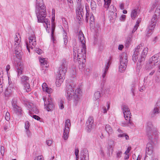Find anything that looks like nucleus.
I'll return each instance as SVG.
<instances>
[{
    "mask_svg": "<svg viewBox=\"0 0 160 160\" xmlns=\"http://www.w3.org/2000/svg\"><path fill=\"white\" fill-rule=\"evenodd\" d=\"M79 150L78 149H76L75 151V153L76 156H77L78 155V154Z\"/></svg>",
    "mask_w": 160,
    "mask_h": 160,
    "instance_id": "obj_61",
    "label": "nucleus"
},
{
    "mask_svg": "<svg viewBox=\"0 0 160 160\" xmlns=\"http://www.w3.org/2000/svg\"><path fill=\"white\" fill-rule=\"evenodd\" d=\"M146 130L147 135L148 138L150 139L151 138V136L153 134L156 135L158 133L157 132V130L153 128V126L152 123L150 122H147L146 127Z\"/></svg>",
    "mask_w": 160,
    "mask_h": 160,
    "instance_id": "obj_13",
    "label": "nucleus"
},
{
    "mask_svg": "<svg viewBox=\"0 0 160 160\" xmlns=\"http://www.w3.org/2000/svg\"><path fill=\"white\" fill-rule=\"evenodd\" d=\"M159 112H160V100L156 103L153 111V113L154 114L158 113Z\"/></svg>",
    "mask_w": 160,
    "mask_h": 160,
    "instance_id": "obj_26",
    "label": "nucleus"
},
{
    "mask_svg": "<svg viewBox=\"0 0 160 160\" xmlns=\"http://www.w3.org/2000/svg\"><path fill=\"white\" fill-rule=\"evenodd\" d=\"M154 14L158 15L159 17L160 14V8H159V7H157L155 11V13Z\"/></svg>",
    "mask_w": 160,
    "mask_h": 160,
    "instance_id": "obj_44",
    "label": "nucleus"
},
{
    "mask_svg": "<svg viewBox=\"0 0 160 160\" xmlns=\"http://www.w3.org/2000/svg\"><path fill=\"white\" fill-rule=\"evenodd\" d=\"M86 125L87 131L89 132L94 128V120L92 117H89L86 122Z\"/></svg>",
    "mask_w": 160,
    "mask_h": 160,
    "instance_id": "obj_17",
    "label": "nucleus"
},
{
    "mask_svg": "<svg viewBox=\"0 0 160 160\" xmlns=\"http://www.w3.org/2000/svg\"><path fill=\"white\" fill-rule=\"evenodd\" d=\"M126 16L125 15H122L120 18V19L121 21H124L126 18Z\"/></svg>",
    "mask_w": 160,
    "mask_h": 160,
    "instance_id": "obj_53",
    "label": "nucleus"
},
{
    "mask_svg": "<svg viewBox=\"0 0 160 160\" xmlns=\"http://www.w3.org/2000/svg\"><path fill=\"white\" fill-rule=\"evenodd\" d=\"M78 37L82 45L79 46L78 49L75 47L73 48V56L74 61L78 62L79 68L80 70L82 71L85 69L84 68L85 67L84 62L86 61V48L85 44V38L81 31L79 32Z\"/></svg>",
    "mask_w": 160,
    "mask_h": 160,
    "instance_id": "obj_1",
    "label": "nucleus"
},
{
    "mask_svg": "<svg viewBox=\"0 0 160 160\" xmlns=\"http://www.w3.org/2000/svg\"><path fill=\"white\" fill-rule=\"evenodd\" d=\"M109 12H116V8H115L113 5H111V6H110L109 8Z\"/></svg>",
    "mask_w": 160,
    "mask_h": 160,
    "instance_id": "obj_42",
    "label": "nucleus"
},
{
    "mask_svg": "<svg viewBox=\"0 0 160 160\" xmlns=\"http://www.w3.org/2000/svg\"><path fill=\"white\" fill-rule=\"evenodd\" d=\"M29 78L25 75H23L21 78V82L23 84L25 89L27 92H29L31 90L29 84Z\"/></svg>",
    "mask_w": 160,
    "mask_h": 160,
    "instance_id": "obj_16",
    "label": "nucleus"
},
{
    "mask_svg": "<svg viewBox=\"0 0 160 160\" xmlns=\"http://www.w3.org/2000/svg\"><path fill=\"white\" fill-rule=\"evenodd\" d=\"M78 7H80L82 6V0H76Z\"/></svg>",
    "mask_w": 160,
    "mask_h": 160,
    "instance_id": "obj_45",
    "label": "nucleus"
},
{
    "mask_svg": "<svg viewBox=\"0 0 160 160\" xmlns=\"http://www.w3.org/2000/svg\"><path fill=\"white\" fill-rule=\"evenodd\" d=\"M159 18L158 15L154 14L151 19L150 24L148 26L147 29V36L149 37L152 33V31L153 30Z\"/></svg>",
    "mask_w": 160,
    "mask_h": 160,
    "instance_id": "obj_10",
    "label": "nucleus"
},
{
    "mask_svg": "<svg viewBox=\"0 0 160 160\" xmlns=\"http://www.w3.org/2000/svg\"><path fill=\"white\" fill-rule=\"evenodd\" d=\"M71 122L69 119L66 121L65 127L64 129L63 138L65 140H67L69 137L70 128L71 127Z\"/></svg>",
    "mask_w": 160,
    "mask_h": 160,
    "instance_id": "obj_15",
    "label": "nucleus"
},
{
    "mask_svg": "<svg viewBox=\"0 0 160 160\" xmlns=\"http://www.w3.org/2000/svg\"><path fill=\"white\" fill-rule=\"evenodd\" d=\"M90 21L91 23H92L94 21V16L92 15L90 17Z\"/></svg>",
    "mask_w": 160,
    "mask_h": 160,
    "instance_id": "obj_56",
    "label": "nucleus"
},
{
    "mask_svg": "<svg viewBox=\"0 0 160 160\" xmlns=\"http://www.w3.org/2000/svg\"><path fill=\"white\" fill-rule=\"evenodd\" d=\"M43 99L44 102L45 108L48 111L52 110L54 108V104L53 103L52 99L48 95V97L47 100L46 98L43 97Z\"/></svg>",
    "mask_w": 160,
    "mask_h": 160,
    "instance_id": "obj_11",
    "label": "nucleus"
},
{
    "mask_svg": "<svg viewBox=\"0 0 160 160\" xmlns=\"http://www.w3.org/2000/svg\"><path fill=\"white\" fill-rule=\"evenodd\" d=\"M13 90V89H12V90H11L10 88H8L4 92V94L5 97H8L10 96L12 94L13 92L12 90Z\"/></svg>",
    "mask_w": 160,
    "mask_h": 160,
    "instance_id": "obj_28",
    "label": "nucleus"
},
{
    "mask_svg": "<svg viewBox=\"0 0 160 160\" xmlns=\"http://www.w3.org/2000/svg\"><path fill=\"white\" fill-rule=\"evenodd\" d=\"M124 137H125L126 140H128L129 139V136L127 134H126L125 133L124 134Z\"/></svg>",
    "mask_w": 160,
    "mask_h": 160,
    "instance_id": "obj_64",
    "label": "nucleus"
},
{
    "mask_svg": "<svg viewBox=\"0 0 160 160\" xmlns=\"http://www.w3.org/2000/svg\"><path fill=\"white\" fill-rule=\"evenodd\" d=\"M16 37L15 38V53L16 57L19 58L22 55V52L20 45L21 40L20 35L18 33L16 34Z\"/></svg>",
    "mask_w": 160,
    "mask_h": 160,
    "instance_id": "obj_8",
    "label": "nucleus"
},
{
    "mask_svg": "<svg viewBox=\"0 0 160 160\" xmlns=\"http://www.w3.org/2000/svg\"><path fill=\"white\" fill-rule=\"evenodd\" d=\"M67 33L66 32L64 31L63 33V37L64 43L65 45H66L68 43V40L67 39V36L66 35Z\"/></svg>",
    "mask_w": 160,
    "mask_h": 160,
    "instance_id": "obj_36",
    "label": "nucleus"
},
{
    "mask_svg": "<svg viewBox=\"0 0 160 160\" xmlns=\"http://www.w3.org/2000/svg\"><path fill=\"white\" fill-rule=\"evenodd\" d=\"M26 133L28 137H30L31 136V133L29 129H26Z\"/></svg>",
    "mask_w": 160,
    "mask_h": 160,
    "instance_id": "obj_48",
    "label": "nucleus"
},
{
    "mask_svg": "<svg viewBox=\"0 0 160 160\" xmlns=\"http://www.w3.org/2000/svg\"><path fill=\"white\" fill-rule=\"evenodd\" d=\"M37 160H44L42 156H38Z\"/></svg>",
    "mask_w": 160,
    "mask_h": 160,
    "instance_id": "obj_59",
    "label": "nucleus"
},
{
    "mask_svg": "<svg viewBox=\"0 0 160 160\" xmlns=\"http://www.w3.org/2000/svg\"><path fill=\"white\" fill-rule=\"evenodd\" d=\"M108 15L110 18V21L112 22H114L117 16V13L116 12H109Z\"/></svg>",
    "mask_w": 160,
    "mask_h": 160,
    "instance_id": "obj_24",
    "label": "nucleus"
},
{
    "mask_svg": "<svg viewBox=\"0 0 160 160\" xmlns=\"http://www.w3.org/2000/svg\"><path fill=\"white\" fill-rule=\"evenodd\" d=\"M107 109H106V108L105 107H103L102 108V112H103V113H105L107 112V111L108 110L110 106V103L109 102H107Z\"/></svg>",
    "mask_w": 160,
    "mask_h": 160,
    "instance_id": "obj_35",
    "label": "nucleus"
},
{
    "mask_svg": "<svg viewBox=\"0 0 160 160\" xmlns=\"http://www.w3.org/2000/svg\"><path fill=\"white\" fill-rule=\"evenodd\" d=\"M123 48V46L122 45H119L118 47V49L119 50H122Z\"/></svg>",
    "mask_w": 160,
    "mask_h": 160,
    "instance_id": "obj_60",
    "label": "nucleus"
},
{
    "mask_svg": "<svg viewBox=\"0 0 160 160\" xmlns=\"http://www.w3.org/2000/svg\"><path fill=\"white\" fill-rule=\"evenodd\" d=\"M94 98L95 99L97 100L99 99L101 97L100 92L99 91H97L95 92L94 94Z\"/></svg>",
    "mask_w": 160,
    "mask_h": 160,
    "instance_id": "obj_39",
    "label": "nucleus"
},
{
    "mask_svg": "<svg viewBox=\"0 0 160 160\" xmlns=\"http://www.w3.org/2000/svg\"><path fill=\"white\" fill-rule=\"evenodd\" d=\"M120 65L119 70L120 72H122L126 69L128 63V56L126 53H122L120 57Z\"/></svg>",
    "mask_w": 160,
    "mask_h": 160,
    "instance_id": "obj_9",
    "label": "nucleus"
},
{
    "mask_svg": "<svg viewBox=\"0 0 160 160\" xmlns=\"http://www.w3.org/2000/svg\"><path fill=\"white\" fill-rule=\"evenodd\" d=\"M67 68V67L62 66H60L59 68L56 78V83L57 87H59L63 82Z\"/></svg>",
    "mask_w": 160,
    "mask_h": 160,
    "instance_id": "obj_6",
    "label": "nucleus"
},
{
    "mask_svg": "<svg viewBox=\"0 0 160 160\" xmlns=\"http://www.w3.org/2000/svg\"><path fill=\"white\" fill-rule=\"evenodd\" d=\"M29 43L26 42V44L27 50L29 52H30V48L33 49L36 45V38L34 34H32L28 37Z\"/></svg>",
    "mask_w": 160,
    "mask_h": 160,
    "instance_id": "obj_12",
    "label": "nucleus"
},
{
    "mask_svg": "<svg viewBox=\"0 0 160 160\" xmlns=\"http://www.w3.org/2000/svg\"><path fill=\"white\" fill-rule=\"evenodd\" d=\"M10 114L9 113L7 112L6 113L5 116V118L6 120L7 121H9L10 119Z\"/></svg>",
    "mask_w": 160,
    "mask_h": 160,
    "instance_id": "obj_43",
    "label": "nucleus"
},
{
    "mask_svg": "<svg viewBox=\"0 0 160 160\" xmlns=\"http://www.w3.org/2000/svg\"><path fill=\"white\" fill-rule=\"evenodd\" d=\"M137 10L136 9H134L132 11L131 17L132 19H134L137 16Z\"/></svg>",
    "mask_w": 160,
    "mask_h": 160,
    "instance_id": "obj_34",
    "label": "nucleus"
},
{
    "mask_svg": "<svg viewBox=\"0 0 160 160\" xmlns=\"http://www.w3.org/2000/svg\"><path fill=\"white\" fill-rule=\"evenodd\" d=\"M124 157V160H127L129 158V155L128 154H125Z\"/></svg>",
    "mask_w": 160,
    "mask_h": 160,
    "instance_id": "obj_62",
    "label": "nucleus"
},
{
    "mask_svg": "<svg viewBox=\"0 0 160 160\" xmlns=\"http://www.w3.org/2000/svg\"><path fill=\"white\" fill-rule=\"evenodd\" d=\"M32 117L34 118L37 120H39V119H40V118L39 116H37L36 115H33L32 116Z\"/></svg>",
    "mask_w": 160,
    "mask_h": 160,
    "instance_id": "obj_55",
    "label": "nucleus"
},
{
    "mask_svg": "<svg viewBox=\"0 0 160 160\" xmlns=\"http://www.w3.org/2000/svg\"><path fill=\"white\" fill-rule=\"evenodd\" d=\"M89 13H88L87 11V13L86 15V20L87 22L88 21V17H89Z\"/></svg>",
    "mask_w": 160,
    "mask_h": 160,
    "instance_id": "obj_57",
    "label": "nucleus"
},
{
    "mask_svg": "<svg viewBox=\"0 0 160 160\" xmlns=\"http://www.w3.org/2000/svg\"><path fill=\"white\" fill-rule=\"evenodd\" d=\"M0 152L2 155H3L4 153V148L3 147L1 146V147Z\"/></svg>",
    "mask_w": 160,
    "mask_h": 160,
    "instance_id": "obj_50",
    "label": "nucleus"
},
{
    "mask_svg": "<svg viewBox=\"0 0 160 160\" xmlns=\"http://www.w3.org/2000/svg\"><path fill=\"white\" fill-rule=\"evenodd\" d=\"M97 5L96 2L94 1H91V9L93 10H95L96 9Z\"/></svg>",
    "mask_w": 160,
    "mask_h": 160,
    "instance_id": "obj_37",
    "label": "nucleus"
},
{
    "mask_svg": "<svg viewBox=\"0 0 160 160\" xmlns=\"http://www.w3.org/2000/svg\"><path fill=\"white\" fill-rule=\"evenodd\" d=\"M160 62V53L154 55L150 58L146 64L145 68L147 70H150L152 69L156 63H159Z\"/></svg>",
    "mask_w": 160,
    "mask_h": 160,
    "instance_id": "obj_7",
    "label": "nucleus"
},
{
    "mask_svg": "<svg viewBox=\"0 0 160 160\" xmlns=\"http://www.w3.org/2000/svg\"><path fill=\"white\" fill-rule=\"evenodd\" d=\"M112 0H104V7L107 10L111 3Z\"/></svg>",
    "mask_w": 160,
    "mask_h": 160,
    "instance_id": "obj_30",
    "label": "nucleus"
},
{
    "mask_svg": "<svg viewBox=\"0 0 160 160\" xmlns=\"http://www.w3.org/2000/svg\"><path fill=\"white\" fill-rule=\"evenodd\" d=\"M114 146V141L112 140H110L108 142V148L109 152L112 153Z\"/></svg>",
    "mask_w": 160,
    "mask_h": 160,
    "instance_id": "obj_23",
    "label": "nucleus"
},
{
    "mask_svg": "<svg viewBox=\"0 0 160 160\" xmlns=\"http://www.w3.org/2000/svg\"><path fill=\"white\" fill-rule=\"evenodd\" d=\"M131 41L132 39L131 38L129 37L127 38L125 42V46L127 47H129Z\"/></svg>",
    "mask_w": 160,
    "mask_h": 160,
    "instance_id": "obj_38",
    "label": "nucleus"
},
{
    "mask_svg": "<svg viewBox=\"0 0 160 160\" xmlns=\"http://www.w3.org/2000/svg\"><path fill=\"white\" fill-rule=\"evenodd\" d=\"M62 64L60 66L68 68L67 62L65 59H63L61 61Z\"/></svg>",
    "mask_w": 160,
    "mask_h": 160,
    "instance_id": "obj_40",
    "label": "nucleus"
},
{
    "mask_svg": "<svg viewBox=\"0 0 160 160\" xmlns=\"http://www.w3.org/2000/svg\"><path fill=\"white\" fill-rule=\"evenodd\" d=\"M3 76V72L2 71L0 70V93L2 92L3 86L4 84Z\"/></svg>",
    "mask_w": 160,
    "mask_h": 160,
    "instance_id": "obj_22",
    "label": "nucleus"
},
{
    "mask_svg": "<svg viewBox=\"0 0 160 160\" xmlns=\"http://www.w3.org/2000/svg\"><path fill=\"white\" fill-rule=\"evenodd\" d=\"M90 72V70L89 68H87L84 71L85 74L87 75H88L89 74Z\"/></svg>",
    "mask_w": 160,
    "mask_h": 160,
    "instance_id": "obj_47",
    "label": "nucleus"
},
{
    "mask_svg": "<svg viewBox=\"0 0 160 160\" xmlns=\"http://www.w3.org/2000/svg\"><path fill=\"white\" fill-rule=\"evenodd\" d=\"M46 143L48 146H50L52 143V141L51 140H48L46 141Z\"/></svg>",
    "mask_w": 160,
    "mask_h": 160,
    "instance_id": "obj_51",
    "label": "nucleus"
},
{
    "mask_svg": "<svg viewBox=\"0 0 160 160\" xmlns=\"http://www.w3.org/2000/svg\"><path fill=\"white\" fill-rule=\"evenodd\" d=\"M153 151V146L150 143H148L147 145L146 150V156L145 160H148V158H152V154ZM153 160H158L157 158H155Z\"/></svg>",
    "mask_w": 160,
    "mask_h": 160,
    "instance_id": "obj_14",
    "label": "nucleus"
},
{
    "mask_svg": "<svg viewBox=\"0 0 160 160\" xmlns=\"http://www.w3.org/2000/svg\"><path fill=\"white\" fill-rule=\"evenodd\" d=\"M55 20V17H53L52 18V27H51V38L53 40V34H54V31L55 26V23L54 22V21Z\"/></svg>",
    "mask_w": 160,
    "mask_h": 160,
    "instance_id": "obj_27",
    "label": "nucleus"
},
{
    "mask_svg": "<svg viewBox=\"0 0 160 160\" xmlns=\"http://www.w3.org/2000/svg\"><path fill=\"white\" fill-rule=\"evenodd\" d=\"M21 63L19 65V67H18L17 69V72L18 73V76L20 75L22 73L23 67L22 65H20Z\"/></svg>",
    "mask_w": 160,
    "mask_h": 160,
    "instance_id": "obj_29",
    "label": "nucleus"
},
{
    "mask_svg": "<svg viewBox=\"0 0 160 160\" xmlns=\"http://www.w3.org/2000/svg\"><path fill=\"white\" fill-rule=\"evenodd\" d=\"M121 108L123 111L124 117L126 121V122L122 123V126L123 127L128 126L131 128H132L134 127V124L130 120L131 113L128 106L127 105L123 104L122 105Z\"/></svg>",
    "mask_w": 160,
    "mask_h": 160,
    "instance_id": "obj_5",
    "label": "nucleus"
},
{
    "mask_svg": "<svg viewBox=\"0 0 160 160\" xmlns=\"http://www.w3.org/2000/svg\"><path fill=\"white\" fill-rule=\"evenodd\" d=\"M30 127V124L28 121H26L25 123V129H29Z\"/></svg>",
    "mask_w": 160,
    "mask_h": 160,
    "instance_id": "obj_46",
    "label": "nucleus"
},
{
    "mask_svg": "<svg viewBox=\"0 0 160 160\" xmlns=\"http://www.w3.org/2000/svg\"><path fill=\"white\" fill-rule=\"evenodd\" d=\"M66 97L68 101L71 100L73 97L74 102L77 105L80 101L82 92L80 88H78L75 93L74 92V89L71 85H68L67 86Z\"/></svg>",
    "mask_w": 160,
    "mask_h": 160,
    "instance_id": "obj_3",
    "label": "nucleus"
},
{
    "mask_svg": "<svg viewBox=\"0 0 160 160\" xmlns=\"http://www.w3.org/2000/svg\"><path fill=\"white\" fill-rule=\"evenodd\" d=\"M138 25H135L134 26V28L132 31V33H133L134 32H135L137 30V29L138 27Z\"/></svg>",
    "mask_w": 160,
    "mask_h": 160,
    "instance_id": "obj_52",
    "label": "nucleus"
},
{
    "mask_svg": "<svg viewBox=\"0 0 160 160\" xmlns=\"http://www.w3.org/2000/svg\"><path fill=\"white\" fill-rule=\"evenodd\" d=\"M36 14L38 18V22L45 24L47 28L50 27V22L48 19L46 18L47 13L46 8L43 3V0H36ZM45 27H46L45 26Z\"/></svg>",
    "mask_w": 160,
    "mask_h": 160,
    "instance_id": "obj_2",
    "label": "nucleus"
},
{
    "mask_svg": "<svg viewBox=\"0 0 160 160\" xmlns=\"http://www.w3.org/2000/svg\"><path fill=\"white\" fill-rule=\"evenodd\" d=\"M39 61L41 65H45V67H47V61L46 60L45 58H41L39 59Z\"/></svg>",
    "mask_w": 160,
    "mask_h": 160,
    "instance_id": "obj_33",
    "label": "nucleus"
},
{
    "mask_svg": "<svg viewBox=\"0 0 160 160\" xmlns=\"http://www.w3.org/2000/svg\"><path fill=\"white\" fill-rule=\"evenodd\" d=\"M42 87L43 91L47 92L48 94L51 93L52 92V89L49 88L45 83H44L42 84Z\"/></svg>",
    "mask_w": 160,
    "mask_h": 160,
    "instance_id": "obj_25",
    "label": "nucleus"
},
{
    "mask_svg": "<svg viewBox=\"0 0 160 160\" xmlns=\"http://www.w3.org/2000/svg\"><path fill=\"white\" fill-rule=\"evenodd\" d=\"M42 51L41 49H38L36 50V52L39 54L42 53Z\"/></svg>",
    "mask_w": 160,
    "mask_h": 160,
    "instance_id": "obj_54",
    "label": "nucleus"
},
{
    "mask_svg": "<svg viewBox=\"0 0 160 160\" xmlns=\"http://www.w3.org/2000/svg\"><path fill=\"white\" fill-rule=\"evenodd\" d=\"M28 108L30 109L29 111L36 114L39 112V110L35 107L32 103H28L27 105Z\"/></svg>",
    "mask_w": 160,
    "mask_h": 160,
    "instance_id": "obj_21",
    "label": "nucleus"
},
{
    "mask_svg": "<svg viewBox=\"0 0 160 160\" xmlns=\"http://www.w3.org/2000/svg\"><path fill=\"white\" fill-rule=\"evenodd\" d=\"M59 106H60V108L62 109L64 108V106L63 104L62 103V101H60L59 102Z\"/></svg>",
    "mask_w": 160,
    "mask_h": 160,
    "instance_id": "obj_49",
    "label": "nucleus"
},
{
    "mask_svg": "<svg viewBox=\"0 0 160 160\" xmlns=\"http://www.w3.org/2000/svg\"><path fill=\"white\" fill-rule=\"evenodd\" d=\"M158 40V37H154L152 41L154 42V43H155Z\"/></svg>",
    "mask_w": 160,
    "mask_h": 160,
    "instance_id": "obj_63",
    "label": "nucleus"
},
{
    "mask_svg": "<svg viewBox=\"0 0 160 160\" xmlns=\"http://www.w3.org/2000/svg\"><path fill=\"white\" fill-rule=\"evenodd\" d=\"M105 129L106 132L108 134H111L112 132V128L109 124H107L106 125Z\"/></svg>",
    "mask_w": 160,
    "mask_h": 160,
    "instance_id": "obj_32",
    "label": "nucleus"
},
{
    "mask_svg": "<svg viewBox=\"0 0 160 160\" xmlns=\"http://www.w3.org/2000/svg\"><path fill=\"white\" fill-rule=\"evenodd\" d=\"M12 106L14 112L18 115H21L22 114V111L20 107L18 106L15 101L12 100Z\"/></svg>",
    "mask_w": 160,
    "mask_h": 160,
    "instance_id": "obj_18",
    "label": "nucleus"
},
{
    "mask_svg": "<svg viewBox=\"0 0 160 160\" xmlns=\"http://www.w3.org/2000/svg\"><path fill=\"white\" fill-rule=\"evenodd\" d=\"M122 152L120 150H119L116 152V157L117 158H119L121 157Z\"/></svg>",
    "mask_w": 160,
    "mask_h": 160,
    "instance_id": "obj_41",
    "label": "nucleus"
},
{
    "mask_svg": "<svg viewBox=\"0 0 160 160\" xmlns=\"http://www.w3.org/2000/svg\"><path fill=\"white\" fill-rule=\"evenodd\" d=\"M124 4L123 3H121L120 4L119 6L121 9L123 10L124 8Z\"/></svg>",
    "mask_w": 160,
    "mask_h": 160,
    "instance_id": "obj_58",
    "label": "nucleus"
},
{
    "mask_svg": "<svg viewBox=\"0 0 160 160\" xmlns=\"http://www.w3.org/2000/svg\"><path fill=\"white\" fill-rule=\"evenodd\" d=\"M148 48H143L142 44H140L135 48L134 53L132 56V60L134 62H137L138 58V56L141 53L140 58L138 60V62L141 63L143 62L145 59L146 55L148 53Z\"/></svg>",
    "mask_w": 160,
    "mask_h": 160,
    "instance_id": "obj_4",
    "label": "nucleus"
},
{
    "mask_svg": "<svg viewBox=\"0 0 160 160\" xmlns=\"http://www.w3.org/2000/svg\"><path fill=\"white\" fill-rule=\"evenodd\" d=\"M82 7V6L80 7H78L77 9V11H78V14L79 17H80V16H81L82 17V16L83 15V10Z\"/></svg>",
    "mask_w": 160,
    "mask_h": 160,
    "instance_id": "obj_31",
    "label": "nucleus"
},
{
    "mask_svg": "<svg viewBox=\"0 0 160 160\" xmlns=\"http://www.w3.org/2000/svg\"><path fill=\"white\" fill-rule=\"evenodd\" d=\"M80 160H89V153L88 150L83 149L81 152Z\"/></svg>",
    "mask_w": 160,
    "mask_h": 160,
    "instance_id": "obj_19",
    "label": "nucleus"
},
{
    "mask_svg": "<svg viewBox=\"0 0 160 160\" xmlns=\"http://www.w3.org/2000/svg\"><path fill=\"white\" fill-rule=\"evenodd\" d=\"M111 64V62L110 61H108L107 63V65L106 66V68L104 70V72L103 73V74L102 75V82L101 83V85L103 86V83L102 84V83H104L105 82L106 79L105 78L106 74L107 73V72L108 70V69L109 68V67Z\"/></svg>",
    "mask_w": 160,
    "mask_h": 160,
    "instance_id": "obj_20",
    "label": "nucleus"
}]
</instances>
